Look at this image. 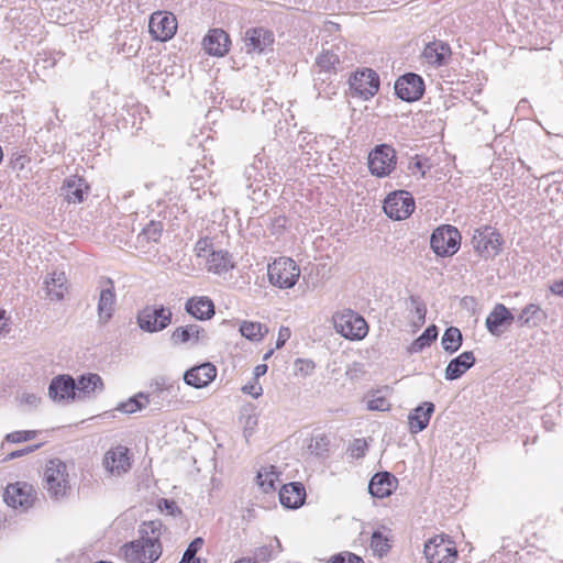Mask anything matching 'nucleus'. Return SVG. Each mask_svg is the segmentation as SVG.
I'll return each mask as SVG.
<instances>
[{
	"label": "nucleus",
	"instance_id": "obj_60",
	"mask_svg": "<svg viewBox=\"0 0 563 563\" xmlns=\"http://www.w3.org/2000/svg\"><path fill=\"white\" fill-rule=\"evenodd\" d=\"M295 285L296 284H292V283H289V284H278L279 288H282V289L291 288Z\"/></svg>",
	"mask_w": 563,
	"mask_h": 563
},
{
	"label": "nucleus",
	"instance_id": "obj_35",
	"mask_svg": "<svg viewBox=\"0 0 563 563\" xmlns=\"http://www.w3.org/2000/svg\"><path fill=\"white\" fill-rule=\"evenodd\" d=\"M443 350L450 354L456 352L462 344V333L460 329L450 327L444 331L441 340Z\"/></svg>",
	"mask_w": 563,
	"mask_h": 563
},
{
	"label": "nucleus",
	"instance_id": "obj_9",
	"mask_svg": "<svg viewBox=\"0 0 563 563\" xmlns=\"http://www.w3.org/2000/svg\"><path fill=\"white\" fill-rule=\"evenodd\" d=\"M383 208L390 219L402 220L413 212L415 200L408 191L399 190L387 196Z\"/></svg>",
	"mask_w": 563,
	"mask_h": 563
},
{
	"label": "nucleus",
	"instance_id": "obj_38",
	"mask_svg": "<svg viewBox=\"0 0 563 563\" xmlns=\"http://www.w3.org/2000/svg\"><path fill=\"white\" fill-rule=\"evenodd\" d=\"M65 284H45V286L37 291L38 296L43 299L58 301L64 298L66 291Z\"/></svg>",
	"mask_w": 563,
	"mask_h": 563
},
{
	"label": "nucleus",
	"instance_id": "obj_30",
	"mask_svg": "<svg viewBox=\"0 0 563 563\" xmlns=\"http://www.w3.org/2000/svg\"><path fill=\"white\" fill-rule=\"evenodd\" d=\"M115 292L113 287L104 288L100 291L98 300V320L101 324H106L112 318L115 309Z\"/></svg>",
	"mask_w": 563,
	"mask_h": 563
},
{
	"label": "nucleus",
	"instance_id": "obj_2",
	"mask_svg": "<svg viewBox=\"0 0 563 563\" xmlns=\"http://www.w3.org/2000/svg\"><path fill=\"white\" fill-rule=\"evenodd\" d=\"M332 322L335 331L347 340L358 341L368 333L365 319L351 309L335 312Z\"/></svg>",
	"mask_w": 563,
	"mask_h": 563
},
{
	"label": "nucleus",
	"instance_id": "obj_41",
	"mask_svg": "<svg viewBox=\"0 0 563 563\" xmlns=\"http://www.w3.org/2000/svg\"><path fill=\"white\" fill-rule=\"evenodd\" d=\"M339 63H340V57L332 49L323 48L322 53L317 57L318 66L322 70H325V71L334 68V66Z\"/></svg>",
	"mask_w": 563,
	"mask_h": 563
},
{
	"label": "nucleus",
	"instance_id": "obj_46",
	"mask_svg": "<svg viewBox=\"0 0 563 563\" xmlns=\"http://www.w3.org/2000/svg\"><path fill=\"white\" fill-rule=\"evenodd\" d=\"M367 450V443L364 439H355L349 446V453L354 459L363 457Z\"/></svg>",
	"mask_w": 563,
	"mask_h": 563
},
{
	"label": "nucleus",
	"instance_id": "obj_44",
	"mask_svg": "<svg viewBox=\"0 0 563 563\" xmlns=\"http://www.w3.org/2000/svg\"><path fill=\"white\" fill-rule=\"evenodd\" d=\"M203 545V539L198 537L194 539L185 550L181 560L178 563H188L190 560L197 559L196 554Z\"/></svg>",
	"mask_w": 563,
	"mask_h": 563
},
{
	"label": "nucleus",
	"instance_id": "obj_18",
	"mask_svg": "<svg viewBox=\"0 0 563 563\" xmlns=\"http://www.w3.org/2000/svg\"><path fill=\"white\" fill-rule=\"evenodd\" d=\"M48 395L54 401H69L77 397L76 382L73 377L60 375L52 379Z\"/></svg>",
	"mask_w": 563,
	"mask_h": 563
},
{
	"label": "nucleus",
	"instance_id": "obj_59",
	"mask_svg": "<svg viewBox=\"0 0 563 563\" xmlns=\"http://www.w3.org/2000/svg\"><path fill=\"white\" fill-rule=\"evenodd\" d=\"M25 401L29 404H35L37 401V398L34 395H27Z\"/></svg>",
	"mask_w": 563,
	"mask_h": 563
},
{
	"label": "nucleus",
	"instance_id": "obj_52",
	"mask_svg": "<svg viewBox=\"0 0 563 563\" xmlns=\"http://www.w3.org/2000/svg\"><path fill=\"white\" fill-rule=\"evenodd\" d=\"M10 332V318L5 310H0V338Z\"/></svg>",
	"mask_w": 563,
	"mask_h": 563
},
{
	"label": "nucleus",
	"instance_id": "obj_25",
	"mask_svg": "<svg viewBox=\"0 0 563 563\" xmlns=\"http://www.w3.org/2000/svg\"><path fill=\"white\" fill-rule=\"evenodd\" d=\"M397 479L388 472L375 474L369 484L368 492L372 496L377 498L388 497L396 488Z\"/></svg>",
	"mask_w": 563,
	"mask_h": 563
},
{
	"label": "nucleus",
	"instance_id": "obj_17",
	"mask_svg": "<svg viewBox=\"0 0 563 563\" xmlns=\"http://www.w3.org/2000/svg\"><path fill=\"white\" fill-rule=\"evenodd\" d=\"M452 51L448 43L433 41L428 43L421 54V58L428 65L439 68L444 66L451 59Z\"/></svg>",
	"mask_w": 563,
	"mask_h": 563
},
{
	"label": "nucleus",
	"instance_id": "obj_43",
	"mask_svg": "<svg viewBox=\"0 0 563 563\" xmlns=\"http://www.w3.org/2000/svg\"><path fill=\"white\" fill-rule=\"evenodd\" d=\"M213 251L212 243L208 238L200 239L195 245L196 255L201 261L200 264L205 263Z\"/></svg>",
	"mask_w": 563,
	"mask_h": 563
},
{
	"label": "nucleus",
	"instance_id": "obj_12",
	"mask_svg": "<svg viewBox=\"0 0 563 563\" xmlns=\"http://www.w3.org/2000/svg\"><path fill=\"white\" fill-rule=\"evenodd\" d=\"M267 275L268 282H297L300 268L292 258L282 256L267 265Z\"/></svg>",
	"mask_w": 563,
	"mask_h": 563
},
{
	"label": "nucleus",
	"instance_id": "obj_62",
	"mask_svg": "<svg viewBox=\"0 0 563 563\" xmlns=\"http://www.w3.org/2000/svg\"><path fill=\"white\" fill-rule=\"evenodd\" d=\"M273 354V350L268 351L265 355H264V360H268Z\"/></svg>",
	"mask_w": 563,
	"mask_h": 563
},
{
	"label": "nucleus",
	"instance_id": "obj_54",
	"mask_svg": "<svg viewBox=\"0 0 563 563\" xmlns=\"http://www.w3.org/2000/svg\"><path fill=\"white\" fill-rule=\"evenodd\" d=\"M273 550L268 545L260 547L255 552V558L261 561H268L272 558Z\"/></svg>",
	"mask_w": 563,
	"mask_h": 563
},
{
	"label": "nucleus",
	"instance_id": "obj_47",
	"mask_svg": "<svg viewBox=\"0 0 563 563\" xmlns=\"http://www.w3.org/2000/svg\"><path fill=\"white\" fill-rule=\"evenodd\" d=\"M36 437V431H14L7 434L5 440L11 443H20L33 440Z\"/></svg>",
	"mask_w": 563,
	"mask_h": 563
},
{
	"label": "nucleus",
	"instance_id": "obj_24",
	"mask_svg": "<svg viewBox=\"0 0 563 563\" xmlns=\"http://www.w3.org/2000/svg\"><path fill=\"white\" fill-rule=\"evenodd\" d=\"M434 411V405L426 401L410 411L408 416V427L410 433H419L424 430L430 421L431 415Z\"/></svg>",
	"mask_w": 563,
	"mask_h": 563
},
{
	"label": "nucleus",
	"instance_id": "obj_37",
	"mask_svg": "<svg viewBox=\"0 0 563 563\" xmlns=\"http://www.w3.org/2000/svg\"><path fill=\"white\" fill-rule=\"evenodd\" d=\"M150 395L140 393L136 396L131 397L129 400L120 402L117 410L123 413H134L143 409L147 404H150Z\"/></svg>",
	"mask_w": 563,
	"mask_h": 563
},
{
	"label": "nucleus",
	"instance_id": "obj_8",
	"mask_svg": "<svg viewBox=\"0 0 563 563\" xmlns=\"http://www.w3.org/2000/svg\"><path fill=\"white\" fill-rule=\"evenodd\" d=\"M424 555L429 563H454L457 550L444 536H437L424 544Z\"/></svg>",
	"mask_w": 563,
	"mask_h": 563
},
{
	"label": "nucleus",
	"instance_id": "obj_31",
	"mask_svg": "<svg viewBox=\"0 0 563 563\" xmlns=\"http://www.w3.org/2000/svg\"><path fill=\"white\" fill-rule=\"evenodd\" d=\"M186 311L199 320L210 319L214 314V305L207 297L191 298L186 302Z\"/></svg>",
	"mask_w": 563,
	"mask_h": 563
},
{
	"label": "nucleus",
	"instance_id": "obj_14",
	"mask_svg": "<svg viewBox=\"0 0 563 563\" xmlns=\"http://www.w3.org/2000/svg\"><path fill=\"white\" fill-rule=\"evenodd\" d=\"M424 91V84L419 75L409 73L395 82V92L404 101H416L420 99Z\"/></svg>",
	"mask_w": 563,
	"mask_h": 563
},
{
	"label": "nucleus",
	"instance_id": "obj_58",
	"mask_svg": "<svg viewBox=\"0 0 563 563\" xmlns=\"http://www.w3.org/2000/svg\"><path fill=\"white\" fill-rule=\"evenodd\" d=\"M266 372H267V365H265V364L257 365L254 368V375L256 377H260V376L264 375Z\"/></svg>",
	"mask_w": 563,
	"mask_h": 563
},
{
	"label": "nucleus",
	"instance_id": "obj_1",
	"mask_svg": "<svg viewBox=\"0 0 563 563\" xmlns=\"http://www.w3.org/2000/svg\"><path fill=\"white\" fill-rule=\"evenodd\" d=\"M161 525L154 521L143 525L141 537L122 547V553L129 563H154L162 555L159 542Z\"/></svg>",
	"mask_w": 563,
	"mask_h": 563
},
{
	"label": "nucleus",
	"instance_id": "obj_15",
	"mask_svg": "<svg viewBox=\"0 0 563 563\" xmlns=\"http://www.w3.org/2000/svg\"><path fill=\"white\" fill-rule=\"evenodd\" d=\"M243 42L246 53L262 54L272 47L274 34L264 27H252L244 33Z\"/></svg>",
	"mask_w": 563,
	"mask_h": 563
},
{
	"label": "nucleus",
	"instance_id": "obj_48",
	"mask_svg": "<svg viewBox=\"0 0 563 563\" xmlns=\"http://www.w3.org/2000/svg\"><path fill=\"white\" fill-rule=\"evenodd\" d=\"M330 563H363V560L352 552H341L332 556Z\"/></svg>",
	"mask_w": 563,
	"mask_h": 563
},
{
	"label": "nucleus",
	"instance_id": "obj_63",
	"mask_svg": "<svg viewBox=\"0 0 563 563\" xmlns=\"http://www.w3.org/2000/svg\"><path fill=\"white\" fill-rule=\"evenodd\" d=\"M188 563H202V561L200 558H198V559L190 560Z\"/></svg>",
	"mask_w": 563,
	"mask_h": 563
},
{
	"label": "nucleus",
	"instance_id": "obj_21",
	"mask_svg": "<svg viewBox=\"0 0 563 563\" xmlns=\"http://www.w3.org/2000/svg\"><path fill=\"white\" fill-rule=\"evenodd\" d=\"M217 376V368L211 363H203L195 366L184 374V380L187 385L195 388L208 386Z\"/></svg>",
	"mask_w": 563,
	"mask_h": 563
},
{
	"label": "nucleus",
	"instance_id": "obj_19",
	"mask_svg": "<svg viewBox=\"0 0 563 563\" xmlns=\"http://www.w3.org/2000/svg\"><path fill=\"white\" fill-rule=\"evenodd\" d=\"M208 340L207 332L203 328L198 324H188L185 327L176 328L170 335V342L174 345L190 343L191 345H198L206 343Z\"/></svg>",
	"mask_w": 563,
	"mask_h": 563
},
{
	"label": "nucleus",
	"instance_id": "obj_53",
	"mask_svg": "<svg viewBox=\"0 0 563 563\" xmlns=\"http://www.w3.org/2000/svg\"><path fill=\"white\" fill-rule=\"evenodd\" d=\"M48 275H49V278L46 277L44 279V282H53V283L66 282L69 278V275H67L64 269H62V271H54V272H52Z\"/></svg>",
	"mask_w": 563,
	"mask_h": 563
},
{
	"label": "nucleus",
	"instance_id": "obj_23",
	"mask_svg": "<svg viewBox=\"0 0 563 563\" xmlns=\"http://www.w3.org/2000/svg\"><path fill=\"white\" fill-rule=\"evenodd\" d=\"M306 499L305 486L299 482L284 485L279 490L280 504L289 509H297L303 505Z\"/></svg>",
	"mask_w": 563,
	"mask_h": 563
},
{
	"label": "nucleus",
	"instance_id": "obj_50",
	"mask_svg": "<svg viewBox=\"0 0 563 563\" xmlns=\"http://www.w3.org/2000/svg\"><path fill=\"white\" fill-rule=\"evenodd\" d=\"M159 508L172 516L180 512L179 507L174 500L162 499L159 501Z\"/></svg>",
	"mask_w": 563,
	"mask_h": 563
},
{
	"label": "nucleus",
	"instance_id": "obj_6",
	"mask_svg": "<svg viewBox=\"0 0 563 563\" xmlns=\"http://www.w3.org/2000/svg\"><path fill=\"white\" fill-rule=\"evenodd\" d=\"M396 152L388 144L375 146L368 154V168L377 177L388 176L396 167Z\"/></svg>",
	"mask_w": 563,
	"mask_h": 563
},
{
	"label": "nucleus",
	"instance_id": "obj_32",
	"mask_svg": "<svg viewBox=\"0 0 563 563\" xmlns=\"http://www.w3.org/2000/svg\"><path fill=\"white\" fill-rule=\"evenodd\" d=\"M545 319V313L539 306L527 305L519 313L517 321L521 327H538Z\"/></svg>",
	"mask_w": 563,
	"mask_h": 563
},
{
	"label": "nucleus",
	"instance_id": "obj_45",
	"mask_svg": "<svg viewBox=\"0 0 563 563\" xmlns=\"http://www.w3.org/2000/svg\"><path fill=\"white\" fill-rule=\"evenodd\" d=\"M316 365L311 360L306 358H297L295 361V374L300 375L302 377L309 376L312 374Z\"/></svg>",
	"mask_w": 563,
	"mask_h": 563
},
{
	"label": "nucleus",
	"instance_id": "obj_3",
	"mask_svg": "<svg viewBox=\"0 0 563 563\" xmlns=\"http://www.w3.org/2000/svg\"><path fill=\"white\" fill-rule=\"evenodd\" d=\"M44 478L51 498L62 499L70 490L67 465L59 459L49 460L46 464Z\"/></svg>",
	"mask_w": 563,
	"mask_h": 563
},
{
	"label": "nucleus",
	"instance_id": "obj_26",
	"mask_svg": "<svg viewBox=\"0 0 563 563\" xmlns=\"http://www.w3.org/2000/svg\"><path fill=\"white\" fill-rule=\"evenodd\" d=\"M104 384L100 375L95 373H88L81 375L76 383L77 398L92 397L97 394L102 393Z\"/></svg>",
	"mask_w": 563,
	"mask_h": 563
},
{
	"label": "nucleus",
	"instance_id": "obj_42",
	"mask_svg": "<svg viewBox=\"0 0 563 563\" xmlns=\"http://www.w3.org/2000/svg\"><path fill=\"white\" fill-rule=\"evenodd\" d=\"M406 303L409 310L415 311L418 321L420 323H424L427 307L426 303L421 300V298L417 295H410Z\"/></svg>",
	"mask_w": 563,
	"mask_h": 563
},
{
	"label": "nucleus",
	"instance_id": "obj_7",
	"mask_svg": "<svg viewBox=\"0 0 563 563\" xmlns=\"http://www.w3.org/2000/svg\"><path fill=\"white\" fill-rule=\"evenodd\" d=\"M472 244L478 255L489 258L499 254L503 240L496 230L484 227L474 231Z\"/></svg>",
	"mask_w": 563,
	"mask_h": 563
},
{
	"label": "nucleus",
	"instance_id": "obj_11",
	"mask_svg": "<svg viewBox=\"0 0 563 563\" xmlns=\"http://www.w3.org/2000/svg\"><path fill=\"white\" fill-rule=\"evenodd\" d=\"M152 36L157 41L170 40L177 31V21L174 14L167 12H154L148 22Z\"/></svg>",
	"mask_w": 563,
	"mask_h": 563
},
{
	"label": "nucleus",
	"instance_id": "obj_33",
	"mask_svg": "<svg viewBox=\"0 0 563 563\" xmlns=\"http://www.w3.org/2000/svg\"><path fill=\"white\" fill-rule=\"evenodd\" d=\"M280 473L276 470L275 466L264 467L262 468L256 476L257 484L264 493H269L275 490L276 483L279 481Z\"/></svg>",
	"mask_w": 563,
	"mask_h": 563
},
{
	"label": "nucleus",
	"instance_id": "obj_36",
	"mask_svg": "<svg viewBox=\"0 0 563 563\" xmlns=\"http://www.w3.org/2000/svg\"><path fill=\"white\" fill-rule=\"evenodd\" d=\"M438 336V329L435 325L428 327L423 333L418 336L408 347V352L419 353L421 352L426 346H429L432 341H434Z\"/></svg>",
	"mask_w": 563,
	"mask_h": 563
},
{
	"label": "nucleus",
	"instance_id": "obj_51",
	"mask_svg": "<svg viewBox=\"0 0 563 563\" xmlns=\"http://www.w3.org/2000/svg\"><path fill=\"white\" fill-rule=\"evenodd\" d=\"M291 331L288 327H280L278 331V338L276 341V349H280L285 345L286 341L290 338Z\"/></svg>",
	"mask_w": 563,
	"mask_h": 563
},
{
	"label": "nucleus",
	"instance_id": "obj_55",
	"mask_svg": "<svg viewBox=\"0 0 563 563\" xmlns=\"http://www.w3.org/2000/svg\"><path fill=\"white\" fill-rule=\"evenodd\" d=\"M41 445L40 444H35V445H30L23 450H18V451H13L11 452L9 455H8V460H13V459H16V457H20V456H23L27 453H31V452H34L36 449H38Z\"/></svg>",
	"mask_w": 563,
	"mask_h": 563
},
{
	"label": "nucleus",
	"instance_id": "obj_10",
	"mask_svg": "<svg viewBox=\"0 0 563 563\" xmlns=\"http://www.w3.org/2000/svg\"><path fill=\"white\" fill-rule=\"evenodd\" d=\"M349 82L352 95L364 100L372 98L379 88V78L377 74L369 68L356 71L350 78Z\"/></svg>",
	"mask_w": 563,
	"mask_h": 563
},
{
	"label": "nucleus",
	"instance_id": "obj_34",
	"mask_svg": "<svg viewBox=\"0 0 563 563\" xmlns=\"http://www.w3.org/2000/svg\"><path fill=\"white\" fill-rule=\"evenodd\" d=\"M240 333L250 341H261L268 333V328L261 322L243 321L240 324Z\"/></svg>",
	"mask_w": 563,
	"mask_h": 563
},
{
	"label": "nucleus",
	"instance_id": "obj_16",
	"mask_svg": "<svg viewBox=\"0 0 563 563\" xmlns=\"http://www.w3.org/2000/svg\"><path fill=\"white\" fill-rule=\"evenodd\" d=\"M129 449L123 445H117L108 450L103 457V466L107 472L112 475H121L126 473L131 467L129 457Z\"/></svg>",
	"mask_w": 563,
	"mask_h": 563
},
{
	"label": "nucleus",
	"instance_id": "obj_22",
	"mask_svg": "<svg viewBox=\"0 0 563 563\" xmlns=\"http://www.w3.org/2000/svg\"><path fill=\"white\" fill-rule=\"evenodd\" d=\"M231 41L229 35L221 29H214L203 38V48L209 55L224 56L229 51Z\"/></svg>",
	"mask_w": 563,
	"mask_h": 563
},
{
	"label": "nucleus",
	"instance_id": "obj_64",
	"mask_svg": "<svg viewBox=\"0 0 563 563\" xmlns=\"http://www.w3.org/2000/svg\"><path fill=\"white\" fill-rule=\"evenodd\" d=\"M156 389L157 390H163V387L159 386V383H156Z\"/></svg>",
	"mask_w": 563,
	"mask_h": 563
},
{
	"label": "nucleus",
	"instance_id": "obj_57",
	"mask_svg": "<svg viewBox=\"0 0 563 563\" xmlns=\"http://www.w3.org/2000/svg\"><path fill=\"white\" fill-rule=\"evenodd\" d=\"M550 290L552 294L563 297V284H551Z\"/></svg>",
	"mask_w": 563,
	"mask_h": 563
},
{
	"label": "nucleus",
	"instance_id": "obj_20",
	"mask_svg": "<svg viewBox=\"0 0 563 563\" xmlns=\"http://www.w3.org/2000/svg\"><path fill=\"white\" fill-rule=\"evenodd\" d=\"M89 191V185L86 179L71 175L64 180L60 187V195L68 203H80L84 201L85 195Z\"/></svg>",
	"mask_w": 563,
	"mask_h": 563
},
{
	"label": "nucleus",
	"instance_id": "obj_5",
	"mask_svg": "<svg viewBox=\"0 0 563 563\" xmlns=\"http://www.w3.org/2000/svg\"><path fill=\"white\" fill-rule=\"evenodd\" d=\"M172 322V312L164 306H146L137 314L140 328L146 332H158Z\"/></svg>",
	"mask_w": 563,
	"mask_h": 563
},
{
	"label": "nucleus",
	"instance_id": "obj_4",
	"mask_svg": "<svg viewBox=\"0 0 563 563\" xmlns=\"http://www.w3.org/2000/svg\"><path fill=\"white\" fill-rule=\"evenodd\" d=\"M430 245L437 255L452 256L460 249L461 234L453 225L439 227L431 235Z\"/></svg>",
	"mask_w": 563,
	"mask_h": 563
},
{
	"label": "nucleus",
	"instance_id": "obj_39",
	"mask_svg": "<svg viewBox=\"0 0 563 563\" xmlns=\"http://www.w3.org/2000/svg\"><path fill=\"white\" fill-rule=\"evenodd\" d=\"M163 225L161 222L151 221L139 234L137 240L140 243L156 242L162 234Z\"/></svg>",
	"mask_w": 563,
	"mask_h": 563
},
{
	"label": "nucleus",
	"instance_id": "obj_29",
	"mask_svg": "<svg viewBox=\"0 0 563 563\" xmlns=\"http://www.w3.org/2000/svg\"><path fill=\"white\" fill-rule=\"evenodd\" d=\"M203 264L208 272L218 275H222L234 267L232 255L223 250H214Z\"/></svg>",
	"mask_w": 563,
	"mask_h": 563
},
{
	"label": "nucleus",
	"instance_id": "obj_56",
	"mask_svg": "<svg viewBox=\"0 0 563 563\" xmlns=\"http://www.w3.org/2000/svg\"><path fill=\"white\" fill-rule=\"evenodd\" d=\"M243 390L245 393H249L250 395H252L255 398H257L258 396L262 395V387L261 386L252 385V386H250V388H249V386H244Z\"/></svg>",
	"mask_w": 563,
	"mask_h": 563
},
{
	"label": "nucleus",
	"instance_id": "obj_40",
	"mask_svg": "<svg viewBox=\"0 0 563 563\" xmlns=\"http://www.w3.org/2000/svg\"><path fill=\"white\" fill-rule=\"evenodd\" d=\"M371 548L379 556L386 554L390 548L389 538L384 536L380 531H375L372 534Z\"/></svg>",
	"mask_w": 563,
	"mask_h": 563
},
{
	"label": "nucleus",
	"instance_id": "obj_27",
	"mask_svg": "<svg viewBox=\"0 0 563 563\" xmlns=\"http://www.w3.org/2000/svg\"><path fill=\"white\" fill-rule=\"evenodd\" d=\"M475 364V356L472 351H466L460 354L457 357L450 361L448 364L444 376L448 380H454L460 378Z\"/></svg>",
	"mask_w": 563,
	"mask_h": 563
},
{
	"label": "nucleus",
	"instance_id": "obj_49",
	"mask_svg": "<svg viewBox=\"0 0 563 563\" xmlns=\"http://www.w3.org/2000/svg\"><path fill=\"white\" fill-rule=\"evenodd\" d=\"M389 407L388 401L384 397H377L368 400L367 408L369 410H379L384 411L387 410Z\"/></svg>",
	"mask_w": 563,
	"mask_h": 563
},
{
	"label": "nucleus",
	"instance_id": "obj_13",
	"mask_svg": "<svg viewBox=\"0 0 563 563\" xmlns=\"http://www.w3.org/2000/svg\"><path fill=\"white\" fill-rule=\"evenodd\" d=\"M3 499L12 508L27 509L35 500V492L26 483L10 484L4 490Z\"/></svg>",
	"mask_w": 563,
	"mask_h": 563
},
{
	"label": "nucleus",
	"instance_id": "obj_61",
	"mask_svg": "<svg viewBox=\"0 0 563 563\" xmlns=\"http://www.w3.org/2000/svg\"><path fill=\"white\" fill-rule=\"evenodd\" d=\"M235 563H256V562L252 561L251 559L243 558V559L238 560Z\"/></svg>",
	"mask_w": 563,
	"mask_h": 563
},
{
	"label": "nucleus",
	"instance_id": "obj_28",
	"mask_svg": "<svg viewBox=\"0 0 563 563\" xmlns=\"http://www.w3.org/2000/svg\"><path fill=\"white\" fill-rule=\"evenodd\" d=\"M514 321L512 313L501 303L495 306L486 318V327L492 334H499L501 327L510 325Z\"/></svg>",
	"mask_w": 563,
	"mask_h": 563
}]
</instances>
